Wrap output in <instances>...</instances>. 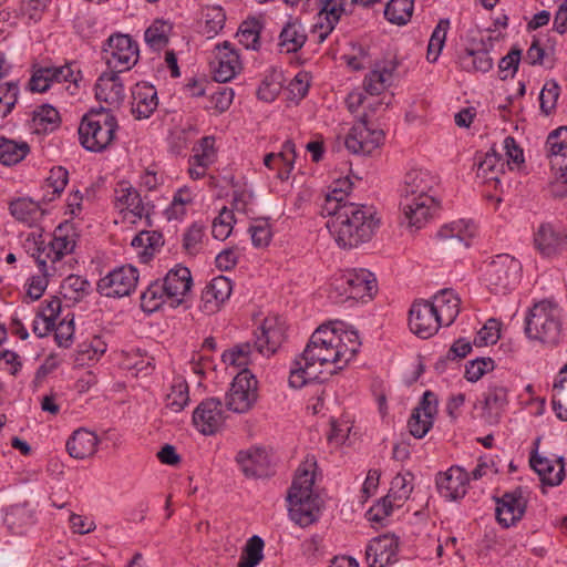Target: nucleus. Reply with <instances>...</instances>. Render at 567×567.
I'll list each match as a JSON object with an SVG mask.
<instances>
[{"mask_svg": "<svg viewBox=\"0 0 567 567\" xmlns=\"http://www.w3.org/2000/svg\"><path fill=\"white\" fill-rule=\"evenodd\" d=\"M409 326L413 333L422 339L435 334L442 326L435 307L430 301H416L410 309Z\"/></svg>", "mask_w": 567, "mask_h": 567, "instance_id": "2eb2a0df", "label": "nucleus"}, {"mask_svg": "<svg viewBox=\"0 0 567 567\" xmlns=\"http://www.w3.org/2000/svg\"><path fill=\"white\" fill-rule=\"evenodd\" d=\"M165 302H169L161 279L153 280L141 295V308L144 312H155Z\"/></svg>", "mask_w": 567, "mask_h": 567, "instance_id": "4c0bfd02", "label": "nucleus"}, {"mask_svg": "<svg viewBox=\"0 0 567 567\" xmlns=\"http://www.w3.org/2000/svg\"><path fill=\"white\" fill-rule=\"evenodd\" d=\"M551 404L557 417L567 421V363L559 370L554 382Z\"/></svg>", "mask_w": 567, "mask_h": 567, "instance_id": "ea45409f", "label": "nucleus"}, {"mask_svg": "<svg viewBox=\"0 0 567 567\" xmlns=\"http://www.w3.org/2000/svg\"><path fill=\"white\" fill-rule=\"evenodd\" d=\"M327 228L342 248H353L369 241L380 220L375 215H330Z\"/></svg>", "mask_w": 567, "mask_h": 567, "instance_id": "20e7f679", "label": "nucleus"}, {"mask_svg": "<svg viewBox=\"0 0 567 567\" xmlns=\"http://www.w3.org/2000/svg\"><path fill=\"white\" fill-rule=\"evenodd\" d=\"M192 156L195 164L209 166L216 158L215 138L213 136L203 137L197 145L193 147Z\"/></svg>", "mask_w": 567, "mask_h": 567, "instance_id": "13d9d810", "label": "nucleus"}, {"mask_svg": "<svg viewBox=\"0 0 567 567\" xmlns=\"http://www.w3.org/2000/svg\"><path fill=\"white\" fill-rule=\"evenodd\" d=\"M214 79L217 82H228L240 70V61L237 52L230 48L229 42H224L215 48V59L210 62Z\"/></svg>", "mask_w": 567, "mask_h": 567, "instance_id": "412c9836", "label": "nucleus"}, {"mask_svg": "<svg viewBox=\"0 0 567 567\" xmlns=\"http://www.w3.org/2000/svg\"><path fill=\"white\" fill-rule=\"evenodd\" d=\"M163 235L156 230H142L131 241L142 262H148L163 246Z\"/></svg>", "mask_w": 567, "mask_h": 567, "instance_id": "c9c22d12", "label": "nucleus"}, {"mask_svg": "<svg viewBox=\"0 0 567 567\" xmlns=\"http://www.w3.org/2000/svg\"><path fill=\"white\" fill-rule=\"evenodd\" d=\"M315 483L313 473L309 472L308 470L299 468L298 473L292 482V485L289 489L287 499H293L297 496H311L312 494V486Z\"/></svg>", "mask_w": 567, "mask_h": 567, "instance_id": "5fc2aeb1", "label": "nucleus"}, {"mask_svg": "<svg viewBox=\"0 0 567 567\" xmlns=\"http://www.w3.org/2000/svg\"><path fill=\"white\" fill-rule=\"evenodd\" d=\"M458 64L466 72H488L492 70L494 62L489 52L484 48L465 49L458 55Z\"/></svg>", "mask_w": 567, "mask_h": 567, "instance_id": "f704fd0d", "label": "nucleus"}, {"mask_svg": "<svg viewBox=\"0 0 567 567\" xmlns=\"http://www.w3.org/2000/svg\"><path fill=\"white\" fill-rule=\"evenodd\" d=\"M138 282V271L135 267L122 266L101 278L97 282V291L112 298L130 296Z\"/></svg>", "mask_w": 567, "mask_h": 567, "instance_id": "f8f14e48", "label": "nucleus"}, {"mask_svg": "<svg viewBox=\"0 0 567 567\" xmlns=\"http://www.w3.org/2000/svg\"><path fill=\"white\" fill-rule=\"evenodd\" d=\"M378 291L375 276L367 269H351L336 276L331 282L330 298L336 302L357 300L367 302Z\"/></svg>", "mask_w": 567, "mask_h": 567, "instance_id": "0eeeda50", "label": "nucleus"}, {"mask_svg": "<svg viewBox=\"0 0 567 567\" xmlns=\"http://www.w3.org/2000/svg\"><path fill=\"white\" fill-rule=\"evenodd\" d=\"M408 477H411V474H398L391 482V487L386 496L394 501L396 504L408 499L413 489L411 480Z\"/></svg>", "mask_w": 567, "mask_h": 567, "instance_id": "052dcab7", "label": "nucleus"}, {"mask_svg": "<svg viewBox=\"0 0 567 567\" xmlns=\"http://www.w3.org/2000/svg\"><path fill=\"white\" fill-rule=\"evenodd\" d=\"M33 122L38 131H53L60 124V115L52 105L44 104L33 112Z\"/></svg>", "mask_w": 567, "mask_h": 567, "instance_id": "603ef678", "label": "nucleus"}, {"mask_svg": "<svg viewBox=\"0 0 567 567\" xmlns=\"http://www.w3.org/2000/svg\"><path fill=\"white\" fill-rule=\"evenodd\" d=\"M524 332L532 341L556 346L561 332L558 307L547 300L535 303L525 317Z\"/></svg>", "mask_w": 567, "mask_h": 567, "instance_id": "39448f33", "label": "nucleus"}, {"mask_svg": "<svg viewBox=\"0 0 567 567\" xmlns=\"http://www.w3.org/2000/svg\"><path fill=\"white\" fill-rule=\"evenodd\" d=\"M231 291L230 279L225 276L215 277L203 290L204 309L209 312L217 310L230 297Z\"/></svg>", "mask_w": 567, "mask_h": 567, "instance_id": "cd10ccee", "label": "nucleus"}, {"mask_svg": "<svg viewBox=\"0 0 567 567\" xmlns=\"http://www.w3.org/2000/svg\"><path fill=\"white\" fill-rule=\"evenodd\" d=\"M431 305L435 307L442 326L452 324L460 312V299L447 289L435 295Z\"/></svg>", "mask_w": 567, "mask_h": 567, "instance_id": "72a5a7b5", "label": "nucleus"}, {"mask_svg": "<svg viewBox=\"0 0 567 567\" xmlns=\"http://www.w3.org/2000/svg\"><path fill=\"white\" fill-rule=\"evenodd\" d=\"M172 25L163 20L154 21L145 31L146 43L156 51L164 49L169 40Z\"/></svg>", "mask_w": 567, "mask_h": 567, "instance_id": "a18cd8bd", "label": "nucleus"}, {"mask_svg": "<svg viewBox=\"0 0 567 567\" xmlns=\"http://www.w3.org/2000/svg\"><path fill=\"white\" fill-rule=\"evenodd\" d=\"M78 79L70 64L54 65H34L28 86L30 91L42 93L50 89L53 83L74 82Z\"/></svg>", "mask_w": 567, "mask_h": 567, "instance_id": "4468645a", "label": "nucleus"}, {"mask_svg": "<svg viewBox=\"0 0 567 567\" xmlns=\"http://www.w3.org/2000/svg\"><path fill=\"white\" fill-rule=\"evenodd\" d=\"M551 169L563 183H567V127L553 131L546 141Z\"/></svg>", "mask_w": 567, "mask_h": 567, "instance_id": "a211bd4d", "label": "nucleus"}, {"mask_svg": "<svg viewBox=\"0 0 567 567\" xmlns=\"http://www.w3.org/2000/svg\"><path fill=\"white\" fill-rule=\"evenodd\" d=\"M468 474L460 466H452L436 476V486L440 494L450 501L462 498L466 494Z\"/></svg>", "mask_w": 567, "mask_h": 567, "instance_id": "5701e85b", "label": "nucleus"}, {"mask_svg": "<svg viewBox=\"0 0 567 567\" xmlns=\"http://www.w3.org/2000/svg\"><path fill=\"white\" fill-rule=\"evenodd\" d=\"M138 58V44L128 34L116 33L107 39L104 59L109 69L117 72L128 71L137 63Z\"/></svg>", "mask_w": 567, "mask_h": 567, "instance_id": "9d476101", "label": "nucleus"}, {"mask_svg": "<svg viewBox=\"0 0 567 567\" xmlns=\"http://www.w3.org/2000/svg\"><path fill=\"white\" fill-rule=\"evenodd\" d=\"M161 281L166 289L172 307L182 305L193 286L190 270L182 265H176L169 269Z\"/></svg>", "mask_w": 567, "mask_h": 567, "instance_id": "dca6fc26", "label": "nucleus"}, {"mask_svg": "<svg viewBox=\"0 0 567 567\" xmlns=\"http://www.w3.org/2000/svg\"><path fill=\"white\" fill-rule=\"evenodd\" d=\"M264 540L255 535L246 544L238 567H256L264 558Z\"/></svg>", "mask_w": 567, "mask_h": 567, "instance_id": "3c124183", "label": "nucleus"}, {"mask_svg": "<svg viewBox=\"0 0 567 567\" xmlns=\"http://www.w3.org/2000/svg\"><path fill=\"white\" fill-rule=\"evenodd\" d=\"M287 501L289 503V515L298 525L306 527L318 518V499L313 495L297 496Z\"/></svg>", "mask_w": 567, "mask_h": 567, "instance_id": "c756f323", "label": "nucleus"}, {"mask_svg": "<svg viewBox=\"0 0 567 567\" xmlns=\"http://www.w3.org/2000/svg\"><path fill=\"white\" fill-rule=\"evenodd\" d=\"M413 9V0H390L385 6L384 16L391 23L403 25L410 21Z\"/></svg>", "mask_w": 567, "mask_h": 567, "instance_id": "37998d69", "label": "nucleus"}, {"mask_svg": "<svg viewBox=\"0 0 567 567\" xmlns=\"http://www.w3.org/2000/svg\"><path fill=\"white\" fill-rule=\"evenodd\" d=\"M399 538L384 534L373 538L365 549V559L370 567H384L396 560Z\"/></svg>", "mask_w": 567, "mask_h": 567, "instance_id": "f3484780", "label": "nucleus"}, {"mask_svg": "<svg viewBox=\"0 0 567 567\" xmlns=\"http://www.w3.org/2000/svg\"><path fill=\"white\" fill-rule=\"evenodd\" d=\"M4 523L13 534H22L24 527L34 523V513L25 505H13L7 511Z\"/></svg>", "mask_w": 567, "mask_h": 567, "instance_id": "a19ab883", "label": "nucleus"}, {"mask_svg": "<svg viewBox=\"0 0 567 567\" xmlns=\"http://www.w3.org/2000/svg\"><path fill=\"white\" fill-rule=\"evenodd\" d=\"M249 233L251 235V241L255 247L261 248L268 246L272 237L269 218H255L249 226Z\"/></svg>", "mask_w": 567, "mask_h": 567, "instance_id": "6e6d98bb", "label": "nucleus"}, {"mask_svg": "<svg viewBox=\"0 0 567 567\" xmlns=\"http://www.w3.org/2000/svg\"><path fill=\"white\" fill-rule=\"evenodd\" d=\"M99 444L97 436L85 429H79L66 441L69 455L76 460H84L95 454Z\"/></svg>", "mask_w": 567, "mask_h": 567, "instance_id": "bb28decb", "label": "nucleus"}, {"mask_svg": "<svg viewBox=\"0 0 567 567\" xmlns=\"http://www.w3.org/2000/svg\"><path fill=\"white\" fill-rule=\"evenodd\" d=\"M484 402L489 410L502 409L507 403V388L498 382L489 383Z\"/></svg>", "mask_w": 567, "mask_h": 567, "instance_id": "0e129e2a", "label": "nucleus"}, {"mask_svg": "<svg viewBox=\"0 0 567 567\" xmlns=\"http://www.w3.org/2000/svg\"><path fill=\"white\" fill-rule=\"evenodd\" d=\"M324 209L327 213H339L341 209H348L346 213H361L359 205L348 202V193L342 187H334L327 194Z\"/></svg>", "mask_w": 567, "mask_h": 567, "instance_id": "49530a36", "label": "nucleus"}, {"mask_svg": "<svg viewBox=\"0 0 567 567\" xmlns=\"http://www.w3.org/2000/svg\"><path fill=\"white\" fill-rule=\"evenodd\" d=\"M337 339L339 343L336 350H340V360L342 362V364L338 365V369H342L358 353L361 342L358 332L353 330H346L341 333L337 332Z\"/></svg>", "mask_w": 567, "mask_h": 567, "instance_id": "79ce46f5", "label": "nucleus"}, {"mask_svg": "<svg viewBox=\"0 0 567 567\" xmlns=\"http://www.w3.org/2000/svg\"><path fill=\"white\" fill-rule=\"evenodd\" d=\"M400 505L401 504H396L390 497L385 496L368 511V519L372 523H382L391 515L393 507H399Z\"/></svg>", "mask_w": 567, "mask_h": 567, "instance_id": "774afa93", "label": "nucleus"}, {"mask_svg": "<svg viewBox=\"0 0 567 567\" xmlns=\"http://www.w3.org/2000/svg\"><path fill=\"white\" fill-rule=\"evenodd\" d=\"M539 439H536V450L532 452L529 457V464L532 468L539 475L540 481L549 486L559 485L565 477V467L563 457L557 460H550L542 456L537 452Z\"/></svg>", "mask_w": 567, "mask_h": 567, "instance_id": "b1692460", "label": "nucleus"}, {"mask_svg": "<svg viewBox=\"0 0 567 567\" xmlns=\"http://www.w3.org/2000/svg\"><path fill=\"white\" fill-rule=\"evenodd\" d=\"M252 348L249 342L235 346L223 353V361L228 365L245 369L250 362Z\"/></svg>", "mask_w": 567, "mask_h": 567, "instance_id": "4d7b16f0", "label": "nucleus"}, {"mask_svg": "<svg viewBox=\"0 0 567 567\" xmlns=\"http://www.w3.org/2000/svg\"><path fill=\"white\" fill-rule=\"evenodd\" d=\"M476 225L470 218H458L457 220L451 221L441 227L437 236L447 238H457L460 241H464L468 246V239L474 237L476 234Z\"/></svg>", "mask_w": 567, "mask_h": 567, "instance_id": "e433bc0d", "label": "nucleus"}, {"mask_svg": "<svg viewBox=\"0 0 567 567\" xmlns=\"http://www.w3.org/2000/svg\"><path fill=\"white\" fill-rule=\"evenodd\" d=\"M68 182L69 172L62 166H56L51 168L45 179L44 187L51 190L52 195H60L64 190Z\"/></svg>", "mask_w": 567, "mask_h": 567, "instance_id": "69168bd1", "label": "nucleus"}, {"mask_svg": "<svg viewBox=\"0 0 567 567\" xmlns=\"http://www.w3.org/2000/svg\"><path fill=\"white\" fill-rule=\"evenodd\" d=\"M79 238V233L73 223L66 220L61 223L53 231L52 239L43 246L38 247L37 261L41 271L48 274V261L51 262V270H58V264L65 256L71 255Z\"/></svg>", "mask_w": 567, "mask_h": 567, "instance_id": "6e6552de", "label": "nucleus"}, {"mask_svg": "<svg viewBox=\"0 0 567 567\" xmlns=\"http://www.w3.org/2000/svg\"><path fill=\"white\" fill-rule=\"evenodd\" d=\"M284 340L282 329L277 327L275 321L266 319L260 327V332L256 334L254 349L264 355H270Z\"/></svg>", "mask_w": 567, "mask_h": 567, "instance_id": "2f4dec72", "label": "nucleus"}, {"mask_svg": "<svg viewBox=\"0 0 567 567\" xmlns=\"http://www.w3.org/2000/svg\"><path fill=\"white\" fill-rule=\"evenodd\" d=\"M221 402L210 398L203 401L193 413L195 426L205 435L216 433L224 423Z\"/></svg>", "mask_w": 567, "mask_h": 567, "instance_id": "aec40b11", "label": "nucleus"}, {"mask_svg": "<svg viewBox=\"0 0 567 567\" xmlns=\"http://www.w3.org/2000/svg\"><path fill=\"white\" fill-rule=\"evenodd\" d=\"M396 64L392 61L377 64L364 78L363 89L371 96L380 95L390 85Z\"/></svg>", "mask_w": 567, "mask_h": 567, "instance_id": "7c9ffc66", "label": "nucleus"}, {"mask_svg": "<svg viewBox=\"0 0 567 567\" xmlns=\"http://www.w3.org/2000/svg\"><path fill=\"white\" fill-rule=\"evenodd\" d=\"M158 96L156 89L146 82L136 83L132 90L131 112L136 120H145L156 111Z\"/></svg>", "mask_w": 567, "mask_h": 567, "instance_id": "393cba45", "label": "nucleus"}, {"mask_svg": "<svg viewBox=\"0 0 567 567\" xmlns=\"http://www.w3.org/2000/svg\"><path fill=\"white\" fill-rule=\"evenodd\" d=\"M339 21L340 18L337 16L333 18L327 8L318 9V21L312 27V33L317 35L319 43L328 38Z\"/></svg>", "mask_w": 567, "mask_h": 567, "instance_id": "864d4df0", "label": "nucleus"}, {"mask_svg": "<svg viewBox=\"0 0 567 567\" xmlns=\"http://www.w3.org/2000/svg\"><path fill=\"white\" fill-rule=\"evenodd\" d=\"M435 177L424 169H411L403 179L400 195L402 213H430L449 209L433 190Z\"/></svg>", "mask_w": 567, "mask_h": 567, "instance_id": "f03ea898", "label": "nucleus"}, {"mask_svg": "<svg viewBox=\"0 0 567 567\" xmlns=\"http://www.w3.org/2000/svg\"><path fill=\"white\" fill-rule=\"evenodd\" d=\"M337 330L329 329L326 326L319 327L310 337L303 352L293 361L289 384L295 389H300L310 381L317 380L321 370L317 365L342 364L340 360V350L338 348Z\"/></svg>", "mask_w": 567, "mask_h": 567, "instance_id": "f257e3e1", "label": "nucleus"}, {"mask_svg": "<svg viewBox=\"0 0 567 567\" xmlns=\"http://www.w3.org/2000/svg\"><path fill=\"white\" fill-rule=\"evenodd\" d=\"M194 134H196V130L192 124L175 127L168 136L171 148L177 154L181 153L187 147L190 136Z\"/></svg>", "mask_w": 567, "mask_h": 567, "instance_id": "e2e57ef3", "label": "nucleus"}, {"mask_svg": "<svg viewBox=\"0 0 567 567\" xmlns=\"http://www.w3.org/2000/svg\"><path fill=\"white\" fill-rule=\"evenodd\" d=\"M257 401V380L247 370L243 369L234 378L230 389L226 394V406L236 413H245Z\"/></svg>", "mask_w": 567, "mask_h": 567, "instance_id": "9b49d317", "label": "nucleus"}, {"mask_svg": "<svg viewBox=\"0 0 567 567\" xmlns=\"http://www.w3.org/2000/svg\"><path fill=\"white\" fill-rule=\"evenodd\" d=\"M307 31L299 18L290 17L285 23L280 34L278 45L282 53L298 52L307 41Z\"/></svg>", "mask_w": 567, "mask_h": 567, "instance_id": "a878e982", "label": "nucleus"}, {"mask_svg": "<svg viewBox=\"0 0 567 567\" xmlns=\"http://www.w3.org/2000/svg\"><path fill=\"white\" fill-rule=\"evenodd\" d=\"M450 28V21L447 19H441L432 32V35L427 45L426 59L430 62H436L442 49L446 41L447 30Z\"/></svg>", "mask_w": 567, "mask_h": 567, "instance_id": "09e8293b", "label": "nucleus"}, {"mask_svg": "<svg viewBox=\"0 0 567 567\" xmlns=\"http://www.w3.org/2000/svg\"><path fill=\"white\" fill-rule=\"evenodd\" d=\"M381 105L382 102L379 100L372 99L368 101L365 107L369 112L365 111L360 115L358 122L353 124L346 137L344 145L349 152L357 155H370L383 144L385 134L372 121V114Z\"/></svg>", "mask_w": 567, "mask_h": 567, "instance_id": "423d86ee", "label": "nucleus"}, {"mask_svg": "<svg viewBox=\"0 0 567 567\" xmlns=\"http://www.w3.org/2000/svg\"><path fill=\"white\" fill-rule=\"evenodd\" d=\"M526 511V501L520 489L504 493L496 498V519L505 528L522 519Z\"/></svg>", "mask_w": 567, "mask_h": 567, "instance_id": "6ab92c4d", "label": "nucleus"}, {"mask_svg": "<svg viewBox=\"0 0 567 567\" xmlns=\"http://www.w3.org/2000/svg\"><path fill=\"white\" fill-rule=\"evenodd\" d=\"M437 413V398L432 391H425L417 406L412 410L408 427L415 439L424 437L433 426Z\"/></svg>", "mask_w": 567, "mask_h": 567, "instance_id": "ddd939ff", "label": "nucleus"}, {"mask_svg": "<svg viewBox=\"0 0 567 567\" xmlns=\"http://www.w3.org/2000/svg\"><path fill=\"white\" fill-rule=\"evenodd\" d=\"M188 384L185 380H175L166 395V406L173 412H179L188 404Z\"/></svg>", "mask_w": 567, "mask_h": 567, "instance_id": "8fccbe9b", "label": "nucleus"}, {"mask_svg": "<svg viewBox=\"0 0 567 567\" xmlns=\"http://www.w3.org/2000/svg\"><path fill=\"white\" fill-rule=\"evenodd\" d=\"M522 265L514 257L504 254L496 256L486 267L484 280L493 293L505 295L519 282Z\"/></svg>", "mask_w": 567, "mask_h": 567, "instance_id": "1a4fd4ad", "label": "nucleus"}, {"mask_svg": "<svg viewBox=\"0 0 567 567\" xmlns=\"http://www.w3.org/2000/svg\"><path fill=\"white\" fill-rule=\"evenodd\" d=\"M260 31L261 24L258 20L244 21L237 32L239 43L246 49L258 50L260 47Z\"/></svg>", "mask_w": 567, "mask_h": 567, "instance_id": "de8ad7c7", "label": "nucleus"}, {"mask_svg": "<svg viewBox=\"0 0 567 567\" xmlns=\"http://www.w3.org/2000/svg\"><path fill=\"white\" fill-rule=\"evenodd\" d=\"M19 86L17 82L0 84V117L8 116L18 102Z\"/></svg>", "mask_w": 567, "mask_h": 567, "instance_id": "bf43d9fd", "label": "nucleus"}, {"mask_svg": "<svg viewBox=\"0 0 567 567\" xmlns=\"http://www.w3.org/2000/svg\"><path fill=\"white\" fill-rule=\"evenodd\" d=\"M117 71L103 72L95 83V96L100 102L117 107L125 97L124 84Z\"/></svg>", "mask_w": 567, "mask_h": 567, "instance_id": "4be33fe9", "label": "nucleus"}, {"mask_svg": "<svg viewBox=\"0 0 567 567\" xmlns=\"http://www.w3.org/2000/svg\"><path fill=\"white\" fill-rule=\"evenodd\" d=\"M30 152L27 142L0 137V163L7 166L20 163Z\"/></svg>", "mask_w": 567, "mask_h": 567, "instance_id": "58836bf2", "label": "nucleus"}, {"mask_svg": "<svg viewBox=\"0 0 567 567\" xmlns=\"http://www.w3.org/2000/svg\"><path fill=\"white\" fill-rule=\"evenodd\" d=\"M236 461L246 476L261 477L267 474L269 457L264 449L255 447L238 452Z\"/></svg>", "mask_w": 567, "mask_h": 567, "instance_id": "c85d7f7f", "label": "nucleus"}, {"mask_svg": "<svg viewBox=\"0 0 567 567\" xmlns=\"http://www.w3.org/2000/svg\"><path fill=\"white\" fill-rule=\"evenodd\" d=\"M204 225L194 223L183 237V248L188 255H196L202 248L204 237Z\"/></svg>", "mask_w": 567, "mask_h": 567, "instance_id": "680f3d73", "label": "nucleus"}, {"mask_svg": "<svg viewBox=\"0 0 567 567\" xmlns=\"http://www.w3.org/2000/svg\"><path fill=\"white\" fill-rule=\"evenodd\" d=\"M117 130L118 123L111 110L91 109L81 118L79 141L86 151L100 153L113 144Z\"/></svg>", "mask_w": 567, "mask_h": 567, "instance_id": "7ed1b4c3", "label": "nucleus"}, {"mask_svg": "<svg viewBox=\"0 0 567 567\" xmlns=\"http://www.w3.org/2000/svg\"><path fill=\"white\" fill-rule=\"evenodd\" d=\"M504 162L501 155L491 148L477 163V176L484 181H498V173L503 172Z\"/></svg>", "mask_w": 567, "mask_h": 567, "instance_id": "c03bdc74", "label": "nucleus"}, {"mask_svg": "<svg viewBox=\"0 0 567 567\" xmlns=\"http://www.w3.org/2000/svg\"><path fill=\"white\" fill-rule=\"evenodd\" d=\"M116 206L120 213H151L154 209L150 203H144L140 194L126 183H121L115 189Z\"/></svg>", "mask_w": 567, "mask_h": 567, "instance_id": "473e14b6", "label": "nucleus"}, {"mask_svg": "<svg viewBox=\"0 0 567 567\" xmlns=\"http://www.w3.org/2000/svg\"><path fill=\"white\" fill-rule=\"evenodd\" d=\"M494 369V361L491 358H478L471 361L465 369V379L470 382H476L486 372Z\"/></svg>", "mask_w": 567, "mask_h": 567, "instance_id": "338daca9", "label": "nucleus"}]
</instances>
